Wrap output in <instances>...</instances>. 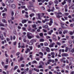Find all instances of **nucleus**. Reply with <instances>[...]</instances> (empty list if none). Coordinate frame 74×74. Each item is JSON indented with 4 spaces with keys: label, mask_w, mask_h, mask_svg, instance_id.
<instances>
[{
    "label": "nucleus",
    "mask_w": 74,
    "mask_h": 74,
    "mask_svg": "<svg viewBox=\"0 0 74 74\" xmlns=\"http://www.w3.org/2000/svg\"><path fill=\"white\" fill-rule=\"evenodd\" d=\"M67 1L69 4V3H71V0H67Z\"/></svg>",
    "instance_id": "2f4dec72"
},
{
    "label": "nucleus",
    "mask_w": 74,
    "mask_h": 74,
    "mask_svg": "<svg viewBox=\"0 0 74 74\" xmlns=\"http://www.w3.org/2000/svg\"><path fill=\"white\" fill-rule=\"evenodd\" d=\"M71 27H73L74 25L73 24H71L70 25Z\"/></svg>",
    "instance_id": "69168bd1"
},
{
    "label": "nucleus",
    "mask_w": 74,
    "mask_h": 74,
    "mask_svg": "<svg viewBox=\"0 0 74 74\" xmlns=\"http://www.w3.org/2000/svg\"><path fill=\"white\" fill-rule=\"evenodd\" d=\"M39 54L41 55V56H44V54L42 53L41 52H39Z\"/></svg>",
    "instance_id": "393cba45"
},
{
    "label": "nucleus",
    "mask_w": 74,
    "mask_h": 74,
    "mask_svg": "<svg viewBox=\"0 0 74 74\" xmlns=\"http://www.w3.org/2000/svg\"><path fill=\"white\" fill-rule=\"evenodd\" d=\"M36 37L37 38H40V37H39L38 35H36Z\"/></svg>",
    "instance_id": "680f3d73"
},
{
    "label": "nucleus",
    "mask_w": 74,
    "mask_h": 74,
    "mask_svg": "<svg viewBox=\"0 0 74 74\" xmlns=\"http://www.w3.org/2000/svg\"><path fill=\"white\" fill-rule=\"evenodd\" d=\"M32 64H34V63H35L36 64H37V62L36 60H34L32 62Z\"/></svg>",
    "instance_id": "6ab92c4d"
},
{
    "label": "nucleus",
    "mask_w": 74,
    "mask_h": 74,
    "mask_svg": "<svg viewBox=\"0 0 74 74\" xmlns=\"http://www.w3.org/2000/svg\"><path fill=\"white\" fill-rule=\"evenodd\" d=\"M29 70V68H27L26 69L24 70L25 74H26L27 73V71Z\"/></svg>",
    "instance_id": "6e6552de"
},
{
    "label": "nucleus",
    "mask_w": 74,
    "mask_h": 74,
    "mask_svg": "<svg viewBox=\"0 0 74 74\" xmlns=\"http://www.w3.org/2000/svg\"><path fill=\"white\" fill-rule=\"evenodd\" d=\"M38 68H39V69H43L44 68V67H42V65H39L37 67Z\"/></svg>",
    "instance_id": "f8f14e48"
},
{
    "label": "nucleus",
    "mask_w": 74,
    "mask_h": 74,
    "mask_svg": "<svg viewBox=\"0 0 74 74\" xmlns=\"http://www.w3.org/2000/svg\"><path fill=\"white\" fill-rule=\"evenodd\" d=\"M56 17L58 18H60V16L59 14L56 15Z\"/></svg>",
    "instance_id": "37998d69"
},
{
    "label": "nucleus",
    "mask_w": 74,
    "mask_h": 74,
    "mask_svg": "<svg viewBox=\"0 0 74 74\" xmlns=\"http://www.w3.org/2000/svg\"><path fill=\"white\" fill-rule=\"evenodd\" d=\"M29 31H30V32H35V29H33L32 31V29L30 28L29 29Z\"/></svg>",
    "instance_id": "f3484780"
},
{
    "label": "nucleus",
    "mask_w": 74,
    "mask_h": 74,
    "mask_svg": "<svg viewBox=\"0 0 74 74\" xmlns=\"http://www.w3.org/2000/svg\"><path fill=\"white\" fill-rule=\"evenodd\" d=\"M8 65H5L4 66V68L5 69H7V68H8Z\"/></svg>",
    "instance_id": "5fc2aeb1"
},
{
    "label": "nucleus",
    "mask_w": 74,
    "mask_h": 74,
    "mask_svg": "<svg viewBox=\"0 0 74 74\" xmlns=\"http://www.w3.org/2000/svg\"><path fill=\"white\" fill-rule=\"evenodd\" d=\"M32 27L33 28H34L36 27V24H34L32 25Z\"/></svg>",
    "instance_id": "c85d7f7f"
},
{
    "label": "nucleus",
    "mask_w": 74,
    "mask_h": 74,
    "mask_svg": "<svg viewBox=\"0 0 74 74\" xmlns=\"http://www.w3.org/2000/svg\"><path fill=\"white\" fill-rule=\"evenodd\" d=\"M33 43H34L33 42V41L32 40H31L30 42H29V45H33Z\"/></svg>",
    "instance_id": "1a4fd4ad"
},
{
    "label": "nucleus",
    "mask_w": 74,
    "mask_h": 74,
    "mask_svg": "<svg viewBox=\"0 0 74 74\" xmlns=\"http://www.w3.org/2000/svg\"><path fill=\"white\" fill-rule=\"evenodd\" d=\"M2 21L3 22H4V23H7V21H5V19H3L2 20Z\"/></svg>",
    "instance_id": "864d4df0"
},
{
    "label": "nucleus",
    "mask_w": 74,
    "mask_h": 74,
    "mask_svg": "<svg viewBox=\"0 0 74 74\" xmlns=\"http://www.w3.org/2000/svg\"><path fill=\"white\" fill-rule=\"evenodd\" d=\"M70 35H73V32H70L69 33Z\"/></svg>",
    "instance_id": "8fccbe9b"
},
{
    "label": "nucleus",
    "mask_w": 74,
    "mask_h": 74,
    "mask_svg": "<svg viewBox=\"0 0 74 74\" xmlns=\"http://www.w3.org/2000/svg\"><path fill=\"white\" fill-rule=\"evenodd\" d=\"M54 3H55V4H58L59 3V2H58V0H55L54 1Z\"/></svg>",
    "instance_id": "412c9836"
},
{
    "label": "nucleus",
    "mask_w": 74,
    "mask_h": 74,
    "mask_svg": "<svg viewBox=\"0 0 74 74\" xmlns=\"http://www.w3.org/2000/svg\"><path fill=\"white\" fill-rule=\"evenodd\" d=\"M0 26H4V25L3 24L1 23H0Z\"/></svg>",
    "instance_id": "58836bf2"
},
{
    "label": "nucleus",
    "mask_w": 74,
    "mask_h": 74,
    "mask_svg": "<svg viewBox=\"0 0 74 74\" xmlns=\"http://www.w3.org/2000/svg\"><path fill=\"white\" fill-rule=\"evenodd\" d=\"M57 14L58 15H62V12H59L58 13H57Z\"/></svg>",
    "instance_id": "a18cd8bd"
},
{
    "label": "nucleus",
    "mask_w": 74,
    "mask_h": 74,
    "mask_svg": "<svg viewBox=\"0 0 74 74\" xmlns=\"http://www.w3.org/2000/svg\"><path fill=\"white\" fill-rule=\"evenodd\" d=\"M23 41L24 42H26L27 41V40H26V39H24L23 40Z\"/></svg>",
    "instance_id": "052dcab7"
},
{
    "label": "nucleus",
    "mask_w": 74,
    "mask_h": 74,
    "mask_svg": "<svg viewBox=\"0 0 74 74\" xmlns=\"http://www.w3.org/2000/svg\"><path fill=\"white\" fill-rule=\"evenodd\" d=\"M18 67V66H15V67L14 68V70H15L16 69H17Z\"/></svg>",
    "instance_id": "7c9ffc66"
},
{
    "label": "nucleus",
    "mask_w": 74,
    "mask_h": 74,
    "mask_svg": "<svg viewBox=\"0 0 74 74\" xmlns=\"http://www.w3.org/2000/svg\"><path fill=\"white\" fill-rule=\"evenodd\" d=\"M53 23V21H52L51 20L50 21L49 23V26H51L52 25V24Z\"/></svg>",
    "instance_id": "9d476101"
},
{
    "label": "nucleus",
    "mask_w": 74,
    "mask_h": 74,
    "mask_svg": "<svg viewBox=\"0 0 74 74\" xmlns=\"http://www.w3.org/2000/svg\"><path fill=\"white\" fill-rule=\"evenodd\" d=\"M21 8H26V7L25 6H22L21 7Z\"/></svg>",
    "instance_id": "a19ab883"
},
{
    "label": "nucleus",
    "mask_w": 74,
    "mask_h": 74,
    "mask_svg": "<svg viewBox=\"0 0 74 74\" xmlns=\"http://www.w3.org/2000/svg\"><path fill=\"white\" fill-rule=\"evenodd\" d=\"M39 64H40V65H41V64H43V65H44V62H43L42 61H40V62L39 63Z\"/></svg>",
    "instance_id": "4468645a"
},
{
    "label": "nucleus",
    "mask_w": 74,
    "mask_h": 74,
    "mask_svg": "<svg viewBox=\"0 0 74 74\" xmlns=\"http://www.w3.org/2000/svg\"><path fill=\"white\" fill-rule=\"evenodd\" d=\"M71 52H74V48L71 51Z\"/></svg>",
    "instance_id": "774afa93"
},
{
    "label": "nucleus",
    "mask_w": 74,
    "mask_h": 74,
    "mask_svg": "<svg viewBox=\"0 0 74 74\" xmlns=\"http://www.w3.org/2000/svg\"><path fill=\"white\" fill-rule=\"evenodd\" d=\"M68 7V6H67V5H66L65 6H64V8L65 9H67Z\"/></svg>",
    "instance_id": "473e14b6"
},
{
    "label": "nucleus",
    "mask_w": 74,
    "mask_h": 74,
    "mask_svg": "<svg viewBox=\"0 0 74 74\" xmlns=\"http://www.w3.org/2000/svg\"><path fill=\"white\" fill-rule=\"evenodd\" d=\"M48 3L49 5H52V4H53V2L52 1H50V2H49Z\"/></svg>",
    "instance_id": "9b49d317"
},
{
    "label": "nucleus",
    "mask_w": 74,
    "mask_h": 74,
    "mask_svg": "<svg viewBox=\"0 0 74 74\" xmlns=\"http://www.w3.org/2000/svg\"><path fill=\"white\" fill-rule=\"evenodd\" d=\"M20 54V53L19 52H18L16 53V56H18V55H19Z\"/></svg>",
    "instance_id": "3c124183"
},
{
    "label": "nucleus",
    "mask_w": 74,
    "mask_h": 74,
    "mask_svg": "<svg viewBox=\"0 0 74 74\" xmlns=\"http://www.w3.org/2000/svg\"><path fill=\"white\" fill-rule=\"evenodd\" d=\"M53 39L54 41H57V39H56V35L55 34L53 35Z\"/></svg>",
    "instance_id": "f03ea898"
},
{
    "label": "nucleus",
    "mask_w": 74,
    "mask_h": 74,
    "mask_svg": "<svg viewBox=\"0 0 74 74\" xmlns=\"http://www.w3.org/2000/svg\"><path fill=\"white\" fill-rule=\"evenodd\" d=\"M42 30L44 32H45V33H46V32H47V30H45L44 29H43Z\"/></svg>",
    "instance_id": "ea45409f"
},
{
    "label": "nucleus",
    "mask_w": 74,
    "mask_h": 74,
    "mask_svg": "<svg viewBox=\"0 0 74 74\" xmlns=\"http://www.w3.org/2000/svg\"><path fill=\"white\" fill-rule=\"evenodd\" d=\"M51 53V55L52 56L55 55V53L54 52H52Z\"/></svg>",
    "instance_id": "4c0bfd02"
},
{
    "label": "nucleus",
    "mask_w": 74,
    "mask_h": 74,
    "mask_svg": "<svg viewBox=\"0 0 74 74\" xmlns=\"http://www.w3.org/2000/svg\"><path fill=\"white\" fill-rule=\"evenodd\" d=\"M6 40H7V41H8V42L9 41L10 39H9V38H6Z\"/></svg>",
    "instance_id": "e2e57ef3"
},
{
    "label": "nucleus",
    "mask_w": 74,
    "mask_h": 74,
    "mask_svg": "<svg viewBox=\"0 0 74 74\" xmlns=\"http://www.w3.org/2000/svg\"><path fill=\"white\" fill-rule=\"evenodd\" d=\"M39 35L40 37H42V38H43L44 37H43V33H40V34Z\"/></svg>",
    "instance_id": "4be33fe9"
},
{
    "label": "nucleus",
    "mask_w": 74,
    "mask_h": 74,
    "mask_svg": "<svg viewBox=\"0 0 74 74\" xmlns=\"http://www.w3.org/2000/svg\"><path fill=\"white\" fill-rule=\"evenodd\" d=\"M66 69H69V66H68V65H67L66 66Z\"/></svg>",
    "instance_id": "338daca9"
},
{
    "label": "nucleus",
    "mask_w": 74,
    "mask_h": 74,
    "mask_svg": "<svg viewBox=\"0 0 74 74\" xmlns=\"http://www.w3.org/2000/svg\"><path fill=\"white\" fill-rule=\"evenodd\" d=\"M46 38H47V39H48V38H50L51 37L49 36H46Z\"/></svg>",
    "instance_id": "c03bdc74"
},
{
    "label": "nucleus",
    "mask_w": 74,
    "mask_h": 74,
    "mask_svg": "<svg viewBox=\"0 0 74 74\" xmlns=\"http://www.w3.org/2000/svg\"><path fill=\"white\" fill-rule=\"evenodd\" d=\"M44 44L45 46H48V43L47 42L45 43H44Z\"/></svg>",
    "instance_id": "c9c22d12"
},
{
    "label": "nucleus",
    "mask_w": 74,
    "mask_h": 74,
    "mask_svg": "<svg viewBox=\"0 0 74 74\" xmlns=\"http://www.w3.org/2000/svg\"><path fill=\"white\" fill-rule=\"evenodd\" d=\"M16 7V6H15V4H12V5L11 7L12 8H15Z\"/></svg>",
    "instance_id": "ddd939ff"
},
{
    "label": "nucleus",
    "mask_w": 74,
    "mask_h": 74,
    "mask_svg": "<svg viewBox=\"0 0 74 74\" xmlns=\"http://www.w3.org/2000/svg\"><path fill=\"white\" fill-rule=\"evenodd\" d=\"M57 45H59V46H60V45H61V44L60 42H57Z\"/></svg>",
    "instance_id": "c756f323"
},
{
    "label": "nucleus",
    "mask_w": 74,
    "mask_h": 74,
    "mask_svg": "<svg viewBox=\"0 0 74 74\" xmlns=\"http://www.w3.org/2000/svg\"><path fill=\"white\" fill-rule=\"evenodd\" d=\"M66 1H67V0H64L63 2H62L61 4L63 5H64V4L66 3Z\"/></svg>",
    "instance_id": "0eeeda50"
},
{
    "label": "nucleus",
    "mask_w": 74,
    "mask_h": 74,
    "mask_svg": "<svg viewBox=\"0 0 74 74\" xmlns=\"http://www.w3.org/2000/svg\"><path fill=\"white\" fill-rule=\"evenodd\" d=\"M55 45V43L53 42L51 44V45H49V47L50 48H52L54 47V45Z\"/></svg>",
    "instance_id": "20e7f679"
},
{
    "label": "nucleus",
    "mask_w": 74,
    "mask_h": 74,
    "mask_svg": "<svg viewBox=\"0 0 74 74\" xmlns=\"http://www.w3.org/2000/svg\"><path fill=\"white\" fill-rule=\"evenodd\" d=\"M61 56L63 57L64 56H68V54L66 53H62L61 54Z\"/></svg>",
    "instance_id": "423d86ee"
},
{
    "label": "nucleus",
    "mask_w": 74,
    "mask_h": 74,
    "mask_svg": "<svg viewBox=\"0 0 74 74\" xmlns=\"http://www.w3.org/2000/svg\"><path fill=\"white\" fill-rule=\"evenodd\" d=\"M62 29H67V27H64L63 26L62 27Z\"/></svg>",
    "instance_id": "4d7b16f0"
},
{
    "label": "nucleus",
    "mask_w": 74,
    "mask_h": 74,
    "mask_svg": "<svg viewBox=\"0 0 74 74\" xmlns=\"http://www.w3.org/2000/svg\"><path fill=\"white\" fill-rule=\"evenodd\" d=\"M22 37H23V38L24 39H25V38H26V36H25V35H23L22 36Z\"/></svg>",
    "instance_id": "79ce46f5"
},
{
    "label": "nucleus",
    "mask_w": 74,
    "mask_h": 74,
    "mask_svg": "<svg viewBox=\"0 0 74 74\" xmlns=\"http://www.w3.org/2000/svg\"><path fill=\"white\" fill-rule=\"evenodd\" d=\"M5 3L7 5H10V3L9 2H7H7H6Z\"/></svg>",
    "instance_id": "b1692460"
},
{
    "label": "nucleus",
    "mask_w": 74,
    "mask_h": 74,
    "mask_svg": "<svg viewBox=\"0 0 74 74\" xmlns=\"http://www.w3.org/2000/svg\"><path fill=\"white\" fill-rule=\"evenodd\" d=\"M64 14H65V15L66 16H67L69 15V13H65Z\"/></svg>",
    "instance_id": "de8ad7c7"
},
{
    "label": "nucleus",
    "mask_w": 74,
    "mask_h": 74,
    "mask_svg": "<svg viewBox=\"0 0 74 74\" xmlns=\"http://www.w3.org/2000/svg\"><path fill=\"white\" fill-rule=\"evenodd\" d=\"M33 5H30L29 7H28V8L29 9V10H32V7H33Z\"/></svg>",
    "instance_id": "aec40b11"
},
{
    "label": "nucleus",
    "mask_w": 74,
    "mask_h": 74,
    "mask_svg": "<svg viewBox=\"0 0 74 74\" xmlns=\"http://www.w3.org/2000/svg\"><path fill=\"white\" fill-rule=\"evenodd\" d=\"M40 42H44V39H40Z\"/></svg>",
    "instance_id": "bb28decb"
},
{
    "label": "nucleus",
    "mask_w": 74,
    "mask_h": 74,
    "mask_svg": "<svg viewBox=\"0 0 74 74\" xmlns=\"http://www.w3.org/2000/svg\"><path fill=\"white\" fill-rule=\"evenodd\" d=\"M29 74H32V70L30 69L29 71Z\"/></svg>",
    "instance_id": "cd10ccee"
},
{
    "label": "nucleus",
    "mask_w": 74,
    "mask_h": 74,
    "mask_svg": "<svg viewBox=\"0 0 74 74\" xmlns=\"http://www.w3.org/2000/svg\"><path fill=\"white\" fill-rule=\"evenodd\" d=\"M32 34V33L30 32H27V37L28 39H31L32 38H34V36L33 35H32V36H30V35Z\"/></svg>",
    "instance_id": "f257e3e1"
},
{
    "label": "nucleus",
    "mask_w": 74,
    "mask_h": 74,
    "mask_svg": "<svg viewBox=\"0 0 74 74\" xmlns=\"http://www.w3.org/2000/svg\"><path fill=\"white\" fill-rule=\"evenodd\" d=\"M21 3L23 5H25V4H26V3L24 2H21Z\"/></svg>",
    "instance_id": "e433bc0d"
},
{
    "label": "nucleus",
    "mask_w": 74,
    "mask_h": 74,
    "mask_svg": "<svg viewBox=\"0 0 74 74\" xmlns=\"http://www.w3.org/2000/svg\"><path fill=\"white\" fill-rule=\"evenodd\" d=\"M46 52H50V49L48 47H46Z\"/></svg>",
    "instance_id": "39448f33"
},
{
    "label": "nucleus",
    "mask_w": 74,
    "mask_h": 74,
    "mask_svg": "<svg viewBox=\"0 0 74 74\" xmlns=\"http://www.w3.org/2000/svg\"><path fill=\"white\" fill-rule=\"evenodd\" d=\"M9 59L8 58H6V62H7V64H8V60Z\"/></svg>",
    "instance_id": "72a5a7b5"
},
{
    "label": "nucleus",
    "mask_w": 74,
    "mask_h": 74,
    "mask_svg": "<svg viewBox=\"0 0 74 74\" xmlns=\"http://www.w3.org/2000/svg\"><path fill=\"white\" fill-rule=\"evenodd\" d=\"M25 67V65L24 64H21L20 66V67Z\"/></svg>",
    "instance_id": "a878e982"
},
{
    "label": "nucleus",
    "mask_w": 74,
    "mask_h": 74,
    "mask_svg": "<svg viewBox=\"0 0 74 74\" xmlns=\"http://www.w3.org/2000/svg\"><path fill=\"white\" fill-rule=\"evenodd\" d=\"M34 15V14L32 13V14H30L29 15V16H30V18H32V16H33Z\"/></svg>",
    "instance_id": "5701e85b"
},
{
    "label": "nucleus",
    "mask_w": 74,
    "mask_h": 74,
    "mask_svg": "<svg viewBox=\"0 0 74 74\" xmlns=\"http://www.w3.org/2000/svg\"><path fill=\"white\" fill-rule=\"evenodd\" d=\"M43 28H45L46 29L47 28V27H48V26L47 25H45V26H42Z\"/></svg>",
    "instance_id": "a211bd4d"
},
{
    "label": "nucleus",
    "mask_w": 74,
    "mask_h": 74,
    "mask_svg": "<svg viewBox=\"0 0 74 74\" xmlns=\"http://www.w3.org/2000/svg\"><path fill=\"white\" fill-rule=\"evenodd\" d=\"M4 37H1V40H4Z\"/></svg>",
    "instance_id": "603ef678"
},
{
    "label": "nucleus",
    "mask_w": 74,
    "mask_h": 74,
    "mask_svg": "<svg viewBox=\"0 0 74 74\" xmlns=\"http://www.w3.org/2000/svg\"><path fill=\"white\" fill-rule=\"evenodd\" d=\"M23 60H24V58L22 56H21L20 58V59L18 60V62H20L22 61Z\"/></svg>",
    "instance_id": "7ed1b4c3"
},
{
    "label": "nucleus",
    "mask_w": 74,
    "mask_h": 74,
    "mask_svg": "<svg viewBox=\"0 0 74 74\" xmlns=\"http://www.w3.org/2000/svg\"><path fill=\"white\" fill-rule=\"evenodd\" d=\"M64 24L63 23H61V26L62 27L63 26H64Z\"/></svg>",
    "instance_id": "09e8293b"
},
{
    "label": "nucleus",
    "mask_w": 74,
    "mask_h": 74,
    "mask_svg": "<svg viewBox=\"0 0 74 74\" xmlns=\"http://www.w3.org/2000/svg\"><path fill=\"white\" fill-rule=\"evenodd\" d=\"M26 22H27L26 20H23L22 21V23H26Z\"/></svg>",
    "instance_id": "2eb2a0df"
},
{
    "label": "nucleus",
    "mask_w": 74,
    "mask_h": 74,
    "mask_svg": "<svg viewBox=\"0 0 74 74\" xmlns=\"http://www.w3.org/2000/svg\"><path fill=\"white\" fill-rule=\"evenodd\" d=\"M27 51L28 52H30V49H29V48H27Z\"/></svg>",
    "instance_id": "6e6d98bb"
},
{
    "label": "nucleus",
    "mask_w": 74,
    "mask_h": 74,
    "mask_svg": "<svg viewBox=\"0 0 74 74\" xmlns=\"http://www.w3.org/2000/svg\"><path fill=\"white\" fill-rule=\"evenodd\" d=\"M69 44H72V41L70 40L69 41Z\"/></svg>",
    "instance_id": "0e129e2a"
},
{
    "label": "nucleus",
    "mask_w": 74,
    "mask_h": 74,
    "mask_svg": "<svg viewBox=\"0 0 74 74\" xmlns=\"http://www.w3.org/2000/svg\"><path fill=\"white\" fill-rule=\"evenodd\" d=\"M14 12L12 11L11 13V15L12 16L14 15Z\"/></svg>",
    "instance_id": "49530a36"
},
{
    "label": "nucleus",
    "mask_w": 74,
    "mask_h": 74,
    "mask_svg": "<svg viewBox=\"0 0 74 74\" xmlns=\"http://www.w3.org/2000/svg\"><path fill=\"white\" fill-rule=\"evenodd\" d=\"M11 18L12 20H14V19H15L14 17L13 16L11 17Z\"/></svg>",
    "instance_id": "13d9d810"
},
{
    "label": "nucleus",
    "mask_w": 74,
    "mask_h": 74,
    "mask_svg": "<svg viewBox=\"0 0 74 74\" xmlns=\"http://www.w3.org/2000/svg\"><path fill=\"white\" fill-rule=\"evenodd\" d=\"M32 40L33 41V42H36V41H37V39H33Z\"/></svg>",
    "instance_id": "f704fd0d"
},
{
    "label": "nucleus",
    "mask_w": 74,
    "mask_h": 74,
    "mask_svg": "<svg viewBox=\"0 0 74 74\" xmlns=\"http://www.w3.org/2000/svg\"><path fill=\"white\" fill-rule=\"evenodd\" d=\"M16 42H13V44L14 45H16Z\"/></svg>",
    "instance_id": "bf43d9fd"
},
{
    "label": "nucleus",
    "mask_w": 74,
    "mask_h": 74,
    "mask_svg": "<svg viewBox=\"0 0 74 74\" xmlns=\"http://www.w3.org/2000/svg\"><path fill=\"white\" fill-rule=\"evenodd\" d=\"M34 71H36V72H39V71H40V70H39V69H36V68H34Z\"/></svg>",
    "instance_id": "dca6fc26"
}]
</instances>
